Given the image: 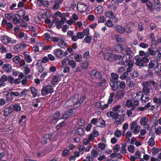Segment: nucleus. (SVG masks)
Masks as SVG:
<instances>
[{"mask_svg":"<svg viewBox=\"0 0 161 161\" xmlns=\"http://www.w3.org/2000/svg\"><path fill=\"white\" fill-rule=\"evenodd\" d=\"M86 98V96H84L79 100L78 95H75L73 98L74 104L73 109H76L79 107L83 103Z\"/></svg>","mask_w":161,"mask_h":161,"instance_id":"1","label":"nucleus"},{"mask_svg":"<svg viewBox=\"0 0 161 161\" xmlns=\"http://www.w3.org/2000/svg\"><path fill=\"white\" fill-rule=\"evenodd\" d=\"M113 118L116 120H117L114 122L115 124H120L125 119V114H124L119 115V112H113Z\"/></svg>","mask_w":161,"mask_h":161,"instance_id":"2","label":"nucleus"},{"mask_svg":"<svg viewBox=\"0 0 161 161\" xmlns=\"http://www.w3.org/2000/svg\"><path fill=\"white\" fill-rule=\"evenodd\" d=\"M143 57L142 58H138L136 60V62L135 63V64L140 67H144L146 66L145 63L148 62L149 59L148 57Z\"/></svg>","mask_w":161,"mask_h":161,"instance_id":"3","label":"nucleus"},{"mask_svg":"<svg viewBox=\"0 0 161 161\" xmlns=\"http://www.w3.org/2000/svg\"><path fill=\"white\" fill-rule=\"evenodd\" d=\"M130 130L134 134H138L141 130V126L137 124L136 121H133L130 124Z\"/></svg>","mask_w":161,"mask_h":161,"instance_id":"4","label":"nucleus"},{"mask_svg":"<svg viewBox=\"0 0 161 161\" xmlns=\"http://www.w3.org/2000/svg\"><path fill=\"white\" fill-rule=\"evenodd\" d=\"M89 75L94 78L101 79L103 77V74L96 69H94L89 72Z\"/></svg>","mask_w":161,"mask_h":161,"instance_id":"5","label":"nucleus"},{"mask_svg":"<svg viewBox=\"0 0 161 161\" xmlns=\"http://www.w3.org/2000/svg\"><path fill=\"white\" fill-rule=\"evenodd\" d=\"M142 86H143L142 92V93L141 92H140L139 93L148 94L150 91L149 87L151 86V85L148 82H144L142 83Z\"/></svg>","mask_w":161,"mask_h":161,"instance_id":"6","label":"nucleus"},{"mask_svg":"<svg viewBox=\"0 0 161 161\" xmlns=\"http://www.w3.org/2000/svg\"><path fill=\"white\" fill-rule=\"evenodd\" d=\"M77 10L80 12L83 13L88 9V7L86 4L81 2H78L77 6Z\"/></svg>","mask_w":161,"mask_h":161,"instance_id":"7","label":"nucleus"},{"mask_svg":"<svg viewBox=\"0 0 161 161\" xmlns=\"http://www.w3.org/2000/svg\"><path fill=\"white\" fill-rule=\"evenodd\" d=\"M53 88L51 85H47L42 88V92L43 95H46L53 92Z\"/></svg>","mask_w":161,"mask_h":161,"instance_id":"8","label":"nucleus"},{"mask_svg":"<svg viewBox=\"0 0 161 161\" xmlns=\"http://www.w3.org/2000/svg\"><path fill=\"white\" fill-rule=\"evenodd\" d=\"M112 57L114 60L115 61H119V62L118 63L119 64L121 65L124 64V61L123 60L125 58H124L123 57H122L121 55L119 54H113Z\"/></svg>","mask_w":161,"mask_h":161,"instance_id":"9","label":"nucleus"},{"mask_svg":"<svg viewBox=\"0 0 161 161\" xmlns=\"http://www.w3.org/2000/svg\"><path fill=\"white\" fill-rule=\"evenodd\" d=\"M114 94L113 93H110V95L108 98V104H106L103 105H101L100 109L102 110H104L108 107V104H110L113 102V98Z\"/></svg>","mask_w":161,"mask_h":161,"instance_id":"10","label":"nucleus"},{"mask_svg":"<svg viewBox=\"0 0 161 161\" xmlns=\"http://www.w3.org/2000/svg\"><path fill=\"white\" fill-rule=\"evenodd\" d=\"M53 54L57 57L60 58L63 57V51L60 48L55 49L54 50Z\"/></svg>","mask_w":161,"mask_h":161,"instance_id":"11","label":"nucleus"},{"mask_svg":"<svg viewBox=\"0 0 161 161\" xmlns=\"http://www.w3.org/2000/svg\"><path fill=\"white\" fill-rule=\"evenodd\" d=\"M114 29L116 30L118 33L122 34L126 31L125 27L119 25H116L114 27Z\"/></svg>","mask_w":161,"mask_h":161,"instance_id":"12","label":"nucleus"},{"mask_svg":"<svg viewBox=\"0 0 161 161\" xmlns=\"http://www.w3.org/2000/svg\"><path fill=\"white\" fill-rule=\"evenodd\" d=\"M84 37L83 33L81 31L78 32L76 34V36H73L72 38V40L75 42L77 41L78 39H82Z\"/></svg>","mask_w":161,"mask_h":161,"instance_id":"13","label":"nucleus"},{"mask_svg":"<svg viewBox=\"0 0 161 161\" xmlns=\"http://www.w3.org/2000/svg\"><path fill=\"white\" fill-rule=\"evenodd\" d=\"M73 111L71 109H69L66 111L63 114L61 118L64 119H67L69 118L73 114Z\"/></svg>","mask_w":161,"mask_h":161,"instance_id":"14","label":"nucleus"},{"mask_svg":"<svg viewBox=\"0 0 161 161\" xmlns=\"http://www.w3.org/2000/svg\"><path fill=\"white\" fill-rule=\"evenodd\" d=\"M1 40L3 43L8 44L11 41V38L7 36L3 35L1 38Z\"/></svg>","mask_w":161,"mask_h":161,"instance_id":"15","label":"nucleus"},{"mask_svg":"<svg viewBox=\"0 0 161 161\" xmlns=\"http://www.w3.org/2000/svg\"><path fill=\"white\" fill-rule=\"evenodd\" d=\"M63 0H54L53 5L52 9H57L60 7V5L63 2Z\"/></svg>","mask_w":161,"mask_h":161,"instance_id":"16","label":"nucleus"},{"mask_svg":"<svg viewBox=\"0 0 161 161\" xmlns=\"http://www.w3.org/2000/svg\"><path fill=\"white\" fill-rule=\"evenodd\" d=\"M98 123L97 124V126L101 128H104L106 126L105 121L102 118H98Z\"/></svg>","mask_w":161,"mask_h":161,"instance_id":"17","label":"nucleus"},{"mask_svg":"<svg viewBox=\"0 0 161 161\" xmlns=\"http://www.w3.org/2000/svg\"><path fill=\"white\" fill-rule=\"evenodd\" d=\"M118 81H110V85L112 87V89L113 91H116L118 88Z\"/></svg>","mask_w":161,"mask_h":161,"instance_id":"18","label":"nucleus"},{"mask_svg":"<svg viewBox=\"0 0 161 161\" xmlns=\"http://www.w3.org/2000/svg\"><path fill=\"white\" fill-rule=\"evenodd\" d=\"M130 58V56H128V58H126V59H125V61L127 63L128 67L132 68L134 65V63L133 60H132Z\"/></svg>","mask_w":161,"mask_h":161,"instance_id":"19","label":"nucleus"},{"mask_svg":"<svg viewBox=\"0 0 161 161\" xmlns=\"http://www.w3.org/2000/svg\"><path fill=\"white\" fill-rule=\"evenodd\" d=\"M52 22L55 24L56 28L59 29L61 27V25H63L58 18H55L52 20Z\"/></svg>","mask_w":161,"mask_h":161,"instance_id":"20","label":"nucleus"},{"mask_svg":"<svg viewBox=\"0 0 161 161\" xmlns=\"http://www.w3.org/2000/svg\"><path fill=\"white\" fill-rule=\"evenodd\" d=\"M155 74L157 75L161 74V64H158L157 63V64L154 68Z\"/></svg>","mask_w":161,"mask_h":161,"instance_id":"21","label":"nucleus"},{"mask_svg":"<svg viewBox=\"0 0 161 161\" xmlns=\"http://www.w3.org/2000/svg\"><path fill=\"white\" fill-rule=\"evenodd\" d=\"M125 94V92L124 91L121 90H119L116 92V97L117 99H121L123 97Z\"/></svg>","mask_w":161,"mask_h":161,"instance_id":"22","label":"nucleus"},{"mask_svg":"<svg viewBox=\"0 0 161 161\" xmlns=\"http://www.w3.org/2000/svg\"><path fill=\"white\" fill-rule=\"evenodd\" d=\"M38 4L40 6L43 5L45 7H47L50 5L49 2L47 0H40L39 1Z\"/></svg>","mask_w":161,"mask_h":161,"instance_id":"23","label":"nucleus"},{"mask_svg":"<svg viewBox=\"0 0 161 161\" xmlns=\"http://www.w3.org/2000/svg\"><path fill=\"white\" fill-rule=\"evenodd\" d=\"M146 5L147 9L150 12H153L154 11V7L152 1H149L146 3Z\"/></svg>","mask_w":161,"mask_h":161,"instance_id":"24","label":"nucleus"},{"mask_svg":"<svg viewBox=\"0 0 161 161\" xmlns=\"http://www.w3.org/2000/svg\"><path fill=\"white\" fill-rule=\"evenodd\" d=\"M84 130L83 128L79 127L77 128L75 131V133L77 135L81 136L84 133Z\"/></svg>","mask_w":161,"mask_h":161,"instance_id":"25","label":"nucleus"},{"mask_svg":"<svg viewBox=\"0 0 161 161\" xmlns=\"http://www.w3.org/2000/svg\"><path fill=\"white\" fill-rule=\"evenodd\" d=\"M160 51V48H158L157 50V52H158L157 55L154 56L155 59V60L157 62L159 61L161 59V52Z\"/></svg>","mask_w":161,"mask_h":161,"instance_id":"26","label":"nucleus"},{"mask_svg":"<svg viewBox=\"0 0 161 161\" xmlns=\"http://www.w3.org/2000/svg\"><path fill=\"white\" fill-rule=\"evenodd\" d=\"M141 94L142 96L141 97V99L142 102L143 103H144L148 100L149 95L148 94Z\"/></svg>","mask_w":161,"mask_h":161,"instance_id":"27","label":"nucleus"},{"mask_svg":"<svg viewBox=\"0 0 161 161\" xmlns=\"http://www.w3.org/2000/svg\"><path fill=\"white\" fill-rule=\"evenodd\" d=\"M153 102L157 104V108L160 107L161 104V98H157L156 97H154L153 98Z\"/></svg>","mask_w":161,"mask_h":161,"instance_id":"28","label":"nucleus"},{"mask_svg":"<svg viewBox=\"0 0 161 161\" xmlns=\"http://www.w3.org/2000/svg\"><path fill=\"white\" fill-rule=\"evenodd\" d=\"M148 118L147 116L142 117L141 118L140 121V123L142 125H146L148 122Z\"/></svg>","mask_w":161,"mask_h":161,"instance_id":"29","label":"nucleus"},{"mask_svg":"<svg viewBox=\"0 0 161 161\" xmlns=\"http://www.w3.org/2000/svg\"><path fill=\"white\" fill-rule=\"evenodd\" d=\"M125 52L127 54H125L123 56V58H128V56H130V57L132 56H130V55L132 53V51L131 50V49L129 47H127L125 50Z\"/></svg>","mask_w":161,"mask_h":161,"instance_id":"30","label":"nucleus"},{"mask_svg":"<svg viewBox=\"0 0 161 161\" xmlns=\"http://www.w3.org/2000/svg\"><path fill=\"white\" fill-rule=\"evenodd\" d=\"M3 69L5 72H9L11 70L12 66L10 64H5L3 65Z\"/></svg>","mask_w":161,"mask_h":161,"instance_id":"31","label":"nucleus"},{"mask_svg":"<svg viewBox=\"0 0 161 161\" xmlns=\"http://www.w3.org/2000/svg\"><path fill=\"white\" fill-rule=\"evenodd\" d=\"M105 15L110 19H114L115 18V16L112 11H110L106 12Z\"/></svg>","mask_w":161,"mask_h":161,"instance_id":"32","label":"nucleus"},{"mask_svg":"<svg viewBox=\"0 0 161 161\" xmlns=\"http://www.w3.org/2000/svg\"><path fill=\"white\" fill-rule=\"evenodd\" d=\"M60 41L58 44V45L62 48H64L66 46L67 44L61 38L60 39Z\"/></svg>","mask_w":161,"mask_h":161,"instance_id":"33","label":"nucleus"},{"mask_svg":"<svg viewBox=\"0 0 161 161\" xmlns=\"http://www.w3.org/2000/svg\"><path fill=\"white\" fill-rule=\"evenodd\" d=\"M110 81H117L118 79V75L114 73L111 74V77L109 78Z\"/></svg>","mask_w":161,"mask_h":161,"instance_id":"34","label":"nucleus"},{"mask_svg":"<svg viewBox=\"0 0 161 161\" xmlns=\"http://www.w3.org/2000/svg\"><path fill=\"white\" fill-rule=\"evenodd\" d=\"M19 16L18 14H14V16L13 17L12 21L15 24H18L20 23V19H18V17Z\"/></svg>","mask_w":161,"mask_h":161,"instance_id":"35","label":"nucleus"},{"mask_svg":"<svg viewBox=\"0 0 161 161\" xmlns=\"http://www.w3.org/2000/svg\"><path fill=\"white\" fill-rule=\"evenodd\" d=\"M124 49V47L121 45H116L114 48V50L118 53H121V51Z\"/></svg>","mask_w":161,"mask_h":161,"instance_id":"36","label":"nucleus"},{"mask_svg":"<svg viewBox=\"0 0 161 161\" xmlns=\"http://www.w3.org/2000/svg\"><path fill=\"white\" fill-rule=\"evenodd\" d=\"M157 62L155 60H151L149 62L148 64V67L149 69H152L156 65V64H157Z\"/></svg>","mask_w":161,"mask_h":161,"instance_id":"37","label":"nucleus"},{"mask_svg":"<svg viewBox=\"0 0 161 161\" xmlns=\"http://www.w3.org/2000/svg\"><path fill=\"white\" fill-rule=\"evenodd\" d=\"M30 91L32 94V96L34 97H36L38 93V90L35 89L34 87H32L30 88Z\"/></svg>","mask_w":161,"mask_h":161,"instance_id":"38","label":"nucleus"},{"mask_svg":"<svg viewBox=\"0 0 161 161\" xmlns=\"http://www.w3.org/2000/svg\"><path fill=\"white\" fill-rule=\"evenodd\" d=\"M103 10V7L101 6H98L95 9V12L97 14H101Z\"/></svg>","mask_w":161,"mask_h":161,"instance_id":"39","label":"nucleus"},{"mask_svg":"<svg viewBox=\"0 0 161 161\" xmlns=\"http://www.w3.org/2000/svg\"><path fill=\"white\" fill-rule=\"evenodd\" d=\"M65 105H66V107H73V108L74 104L73 98H72V100H69L67 101L66 102Z\"/></svg>","mask_w":161,"mask_h":161,"instance_id":"40","label":"nucleus"},{"mask_svg":"<svg viewBox=\"0 0 161 161\" xmlns=\"http://www.w3.org/2000/svg\"><path fill=\"white\" fill-rule=\"evenodd\" d=\"M113 54L111 53H106L103 54L104 58L105 60L110 61V59L113 57Z\"/></svg>","mask_w":161,"mask_h":161,"instance_id":"41","label":"nucleus"},{"mask_svg":"<svg viewBox=\"0 0 161 161\" xmlns=\"http://www.w3.org/2000/svg\"><path fill=\"white\" fill-rule=\"evenodd\" d=\"M135 108V106H134L132 108H131L127 110L126 114L128 117H130L132 116V111L134 110Z\"/></svg>","mask_w":161,"mask_h":161,"instance_id":"42","label":"nucleus"},{"mask_svg":"<svg viewBox=\"0 0 161 161\" xmlns=\"http://www.w3.org/2000/svg\"><path fill=\"white\" fill-rule=\"evenodd\" d=\"M24 55L25 59L27 63H30L32 61V59L29 54H24Z\"/></svg>","mask_w":161,"mask_h":161,"instance_id":"43","label":"nucleus"},{"mask_svg":"<svg viewBox=\"0 0 161 161\" xmlns=\"http://www.w3.org/2000/svg\"><path fill=\"white\" fill-rule=\"evenodd\" d=\"M11 107H8L7 108L5 109L4 110V114L3 115L5 117H7L8 115H10L11 113V111H9V110H10L11 109Z\"/></svg>","mask_w":161,"mask_h":161,"instance_id":"44","label":"nucleus"},{"mask_svg":"<svg viewBox=\"0 0 161 161\" xmlns=\"http://www.w3.org/2000/svg\"><path fill=\"white\" fill-rule=\"evenodd\" d=\"M5 17L9 20H12L13 17L14 16V14L13 13L9 14L6 13L5 14Z\"/></svg>","mask_w":161,"mask_h":161,"instance_id":"45","label":"nucleus"},{"mask_svg":"<svg viewBox=\"0 0 161 161\" xmlns=\"http://www.w3.org/2000/svg\"><path fill=\"white\" fill-rule=\"evenodd\" d=\"M148 53L150 55L155 56L156 55V53L157 52L154 50L152 49L151 48L149 47L148 48Z\"/></svg>","mask_w":161,"mask_h":161,"instance_id":"46","label":"nucleus"},{"mask_svg":"<svg viewBox=\"0 0 161 161\" xmlns=\"http://www.w3.org/2000/svg\"><path fill=\"white\" fill-rule=\"evenodd\" d=\"M51 82L52 84L55 85L58 82V79L57 76L56 75L53 76L51 79Z\"/></svg>","mask_w":161,"mask_h":161,"instance_id":"47","label":"nucleus"},{"mask_svg":"<svg viewBox=\"0 0 161 161\" xmlns=\"http://www.w3.org/2000/svg\"><path fill=\"white\" fill-rule=\"evenodd\" d=\"M155 143L154 138L153 137H151L148 141V145L151 147H153L155 145Z\"/></svg>","mask_w":161,"mask_h":161,"instance_id":"48","label":"nucleus"},{"mask_svg":"<svg viewBox=\"0 0 161 161\" xmlns=\"http://www.w3.org/2000/svg\"><path fill=\"white\" fill-rule=\"evenodd\" d=\"M114 37L117 42L118 43H119L123 41V39L118 34H115L114 36Z\"/></svg>","mask_w":161,"mask_h":161,"instance_id":"49","label":"nucleus"},{"mask_svg":"<svg viewBox=\"0 0 161 161\" xmlns=\"http://www.w3.org/2000/svg\"><path fill=\"white\" fill-rule=\"evenodd\" d=\"M40 103L39 99H36L32 102V105L35 108H37L38 106V104Z\"/></svg>","mask_w":161,"mask_h":161,"instance_id":"50","label":"nucleus"},{"mask_svg":"<svg viewBox=\"0 0 161 161\" xmlns=\"http://www.w3.org/2000/svg\"><path fill=\"white\" fill-rule=\"evenodd\" d=\"M74 58L76 61L79 62L81 60L82 57L80 55L75 53L74 54Z\"/></svg>","mask_w":161,"mask_h":161,"instance_id":"51","label":"nucleus"},{"mask_svg":"<svg viewBox=\"0 0 161 161\" xmlns=\"http://www.w3.org/2000/svg\"><path fill=\"white\" fill-rule=\"evenodd\" d=\"M85 120L83 118L79 119L77 122L78 125L80 126H83L85 124Z\"/></svg>","mask_w":161,"mask_h":161,"instance_id":"52","label":"nucleus"},{"mask_svg":"<svg viewBox=\"0 0 161 161\" xmlns=\"http://www.w3.org/2000/svg\"><path fill=\"white\" fill-rule=\"evenodd\" d=\"M96 127H94L92 130V135L95 137H97L99 135V132L96 129Z\"/></svg>","mask_w":161,"mask_h":161,"instance_id":"53","label":"nucleus"},{"mask_svg":"<svg viewBox=\"0 0 161 161\" xmlns=\"http://www.w3.org/2000/svg\"><path fill=\"white\" fill-rule=\"evenodd\" d=\"M140 55L141 57H149V55L148 52L145 53L144 51H140L139 52Z\"/></svg>","mask_w":161,"mask_h":161,"instance_id":"54","label":"nucleus"},{"mask_svg":"<svg viewBox=\"0 0 161 161\" xmlns=\"http://www.w3.org/2000/svg\"><path fill=\"white\" fill-rule=\"evenodd\" d=\"M13 109L17 112L21 110V107L18 104H15L13 107Z\"/></svg>","mask_w":161,"mask_h":161,"instance_id":"55","label":"nucleus"},{"mask_svg":"<svg viewBox=\"0 0 161 161\" xmlns=\"http://www.w3.org/2000/svg\"><path fill=\"white\" fill-rule=\"evenodd\" d=\"M68 64L72 68H75L76 66V63L73 60H69L68 63Z\"/></svg>","mask_w":161,"mask_h":161,"instance_id":"56","label":"nucleus"},{"mask_svg":"<svg viewBox=\"0 0 161 161\" xmlns=\"http://www.w3.org/2000/svg\"><path fill=\"white\" fill-rule=\"evenodd\" d=\"M60 38L59 37H58L52 36L50 38V41L52 42L55 43H56L60 40Z\"/></svg>","mask_w":161,"mask_h":161,"instance_id":"57","label":"nucleus"},{"mask_svg":"<svg viewBox=\"0 0 161 161\" xmlns=\"http://www.w3.org/2000/svg\"><path fill=\"white\" fill-rule=\"evenodd\" d=\"M65 121H64L59 123L56 127V129L57 130H58L61 127L64 126L65 125Z\"/></svg>","mask_w":161,"mask_h":161,"instance_id":"58","label":"nucleus"},{"mask_svg":"<svg viewBox=\"0 0 161 161\" xmlns=\"http://www.w3.org/2000/svg\"><path fill=\"white\" fill-rule=\"evenodd\" d=\"M114 135L116 137H119L121 136L122 133L120 130H117L114 132Z\"/></svg>","mask_w":161,"mask_h":161,"instance_id":"59","label":"nucleus"},{"mask_svg":"<svg viewBox=\"0 0 161 161\" xmlns=\"http://www.w3.org/2000/svg\"><path fill=\"white\" fill-rule=\"evenodd\" d=\"M105 25L110 27H112L113 26L112 21L110 20H108L105 23Z\"/></svg>","mask_w":161,"mask_h":161,"instance_id":"60","label":"nucleus"},{"mask_svg":"<svg viewBox=\"0 0 161 161\" xmlns=\"http://www.w3.org/2000/svg\"><path fill=\"white\" fill-rule=\"evenodd\" d=\"M126 145L124 144H122V147L121 148V150L120 152L121 153L124 154L126 152V150L125 149Z\"/></svg>","mask_w":161,"mask_h":161,"instance_id":"61","label":"nucleus"},{"mask_svg":"<svg viewBox=\"0 0 161 161\" xmlns=\"http://www.w3.org/2000/svg\"><path fill=\"white\" fill-rule=\"evenodd\" d=\"M84 40L86 43L89 44L92 40V37L91 36H87L85 38Z\"/></svg>","mask_w":161,"mask_h":161,"instance_id":"62","label":"nucleus"},{"mask_svg":"<svg viewBox=\"0 0 161 161\" xmlns=\"http://www.w3.org/2000/svg\"><path fill=\"white\" fill-rule=\"evenodd\" d=\"M18 15L19 18H20L21 16H23L25 15V12L23 9L19 11L18 12Z\"/></svg>","mask_w":161,"mask_h":161,"instance_id":"63","label":"nucleus"},{"mask_svg":"<svg viewBox=\"0 0 161 161\" xmlns=\"http://www.w3.org/2000/svg\"><path fill=\"white\" fill-rule=\"evenodd\" d=\"M120 148V147L118 144L116 145L113 148V151L115 153L118 152Z\"/></svg>","mask_w":161,"mask_h":161,"instance_id":"64","label":"nucleus"}]
</instances>
